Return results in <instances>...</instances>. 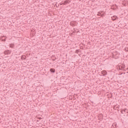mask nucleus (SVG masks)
<instances>
[{
    "mask_svg": "<svg viewBox=\"0 0 128 128\" xmlns=\"http://www.w3.org/2000/svg\"><path fill=\"white\" fill-rule=\"evenodd\" d=\"M97 16H104V12L100 11L98 12Z\"/></svg>",
    "mask_w": 128,
    "mask_h": 128,
    "instance_id": "f257e3e1",
    "label": "nucleus"
},
{
    "mask_svg": "<svg viewBox=\"0 0 128 128\" xmlns=\"http://www.w3.org/2000/svg\"><path fill=\"white\" fill-rule=\"evenodd\" d=\"M117 18H118V16H112V20H116Z\"/></svg>",
    "mask_w": 128,
    "mask_h": 128,
    "instance_id": "f03ea898",
    "label": "nucleus"
},
{
    "mask_svg": "<svg viewBox=\"0 0 128 128\" xmlns=\"http://www.w3.org/2000/svg\"><path fill=\"white\" fill-rule=\"evenodd\" d=\"M6 37L4 36H2L0 38V40H2V42H6Z\"/></svg>",
    "mask_w": 128,
    "mask_h": 128,
    "instance_id": "7ed1b4c3",
    "label": "nucleus"
},
{
    "mask_svg": "<svg viewBox=\"0 0 128 128\" xmlns=\"http://www.w3.org/2000/svg\"><path fill=\"white\" fill-rule=\"evenodd\" d=\"M4 54H10V51L8 50H6L4 52Z\"/></svg>",
    "mask_w": 128,
    "mask_h": 128,
    "instance_id": "20e7f679",
    "label": "nucleus"
},
{
    "mask_svg": "<svg viewBox=\"0 0 128 128\" xmlns=\"http://www.w3.org/2000/svg\"><path fill=\"white\" fill-rule=\"evenodd\" d=\"M26 58V56H21V60H24Z\"/></svg>",
    "mask_w": 128,
    "mask_h": 128,
    "instance_id": "39448f33",
    "label": "nucleus"
},
{
    "mask_svg": "<svg viewBox=\"0 0 128 128\" xmlns=\"http://www.w3.org/2000/svg\"><path fill=\"white\" fill-rule=\"evenodd\" d=\"M102 74H103V76H106V74L107 72H106V71L103 70L102 72Z\"/></svg>",
    "mask_w": 128,
    "mask_h": 128,
    "instance_id": "423d86ee",
    "label": "nucleus"
},
{
    "mask_svg": "<svg viewBox=\"0 0 128 128\" xmlns=\"http://www.w3.org/2000/svg\"><path fill=\"white\" fill-rule=\"evenodd\" d=\"M50 72H56V70L54 68H50Z\"/></svg>",
    "mask_w": 128,
    "mask_h": 128,
    "instance_id": "0eeeda50",
    "label": "nucleus"
},
{
    "mask_svg": "<svg viewBox=\"0 0 128 128\" xmlns=\"http://www.w3.org/2000/svg\"><path fill=\"white\" fill-rule=\"evenodd\" d=\"M112 8L113 10H116V5H114L113 6H112Z\"/></svg>",
    "mask_w": 128,
    "mask_h": 128,
    "instance_id": "6e6552de",
    "label": "nucleus"
},
{
    "mask_svg": "<svg viewBox=\"0 0 128 128\" xmlns=\"http://www.w3.org/2000/svg\"><path fill=\"white\" fill-rule=\"evenodd\" d=\"M118 105L114 106V110H118Z\"/></svg>",
    "mask_w": 128,
    "mask_h": 128,
    "instance_id": "1a4fd4ad",
    "label": "nucleus"
},
{
    "mask_svg": "<svg viewBox=\"0 0 128 128\" xmlns=\"http://www.w3.org/2000/svg\"><path fill=\"white\" fill-rule=\"evenodd\" d=\"M68 4V0H66L65 2H64L61 4Z\"/></svg>",
    "mask_w": 128,
    "mask_h": 128,
    "instance_id": "9d476101",
    "label": "nucleus"
},
{
    "mask_svg": "<svg viewBox=\"0 0 128 128\" xmlns=\"http://www.w3.org/2000/svg\"><path fill=\"white\" fill-rule=\"evenodd\" d=\"M72 22H72L70 23V25H71V26H72Z\"/></svg>",
    "mask_w": 128,
    "mask_h": 128,
    "instance_id": "9b49d317",
    "label": "nucleus"
},
{
    "mask_svg": "<svg viewBox=\"0 0 128 128\" xmlns=\"http://www.w3.org/2000/svg\"><path fill=\"white\" fill-rule=\"evenodd\" d=\"M126 110H124V112H126Z\"/></svg>",
    "mask_w": 128,
    "mask_h": 128,
    "instance_id": "f8f14e48",
    "label": "nucleus"
}]
</instances>
